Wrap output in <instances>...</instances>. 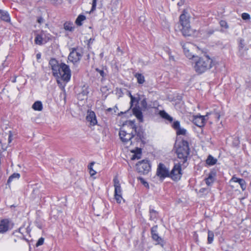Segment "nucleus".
Masks as SVG:
<instances>
[{"label":"nucleus","instance_id":"obj_41","mask_svg":"<svg viewBox=\"0 0 251 251\" xmlns=\"http://www.w3.org/2000/svg\"><path fill=\"white\" fill-rule=\"evenodd\" d=\"M97 0H93L92 6V8H91V9L90 11V13L93 12L94 10H96V5H97Z\"/></svg>","mask_w":251,"mask_h":251},{"label":"nucleus","instance_id":"obj_26","mask_svg":"<svg viewBox=\"0 0 251 251\" xmlns=\"http://www.w3.org/2000/svg\"><path fill=\"white\" fill-rule=\"evenodd\" d=\"M134 76L137 79V82L139 84H143V83H144V82L145 81V77H144V76L142 74L136 73L134 75Z\"/></svg>","mask_w":251,"mask_h":251},{"label":"nucleus","instance_id":"obj_39","mask_svg":"<svg viewBox=\"0 0 251 251\" xmlns=\"http://www.w3.org/2000/svg\"><path fill=\"white\" fill-rule=\"evenodd\" d=\"M157 233V226H154L151 228V237L153 236L154 234H156Z\"/></svg>","mask_w":251,"mask_h":251},{"label":"nucleus","instance_id":"obj_15","mask_svg":"<svg viewBox=\"0 0 251 251\" xmlns=\"http://www.w3.org/2000/svg\"><path fill=\"white\" fill-rule=\"evenodd\" d=\"M181 46L183 49V51L186 56L189 58H191L193 57V55L190 52L189 48L191 45L189 43H184L183 42L180 43Z\"/></svg>","mask_w":251,"mask_h":251},{"label":"nucleus","instance_id":"obj_23","mask_svg":"<svg viewBox=\"0 0 251 251\" xmlns=\"http://www.w3.org/2000/svg\"><path fill=\"white\" fill-rule=\"evenodd\" d=\"M217 159L215 158L211 155H209L206 160V163L209 166H213L216 164Z\"/></svg>","mask_w":251,"mask_h":251},{"label":"nucleus","instance_id":"obj_30","mask_svg":"<svg viewBox=\"0 0 251 251\" xmlns=\"http://www.w3.org/2000/svg\"><path fill=\"white\" fill-rule=\"evenodd\" d=\"M42 34H43V40L44 43H47L51 39V35L50 33H48L44 31H41Z\"/></svg>","mask_w":251,"mask_h":251},{"label":"nucleus","instance_id":"obj_25","mask_svg":"<svg viewBox=\"0 0 251 251\" xmlns=\"http://www.w3.org/2000/svg\"><path fill=\"white\" fill-rule=\"evenodd\" d=\"M34 41L35 44L39 45H41L43 43H45L43 40V34H42L41 32L40 33V34H38L36 35Z\"/></svg>","mask_w":251,"mask_h":251},{"label":"nucleus","instance_id":"obj_37","mask_svg":"<svg viewBox=\"0 0 251 251\" xmlns=\"http://www.w3.org/2000/svg\"><path fill=\"white\" fill-rule=\"evenodd\" d=\"M57 79V83L58 85V86H59V87L62 89H65V85H66V84H63L62 82H61V79L60 78H56Z\"/></svg>","mask_w":251,"mask_h":251},{"label":"nucleus","instance_id":"obj_58","mask_svg":"<svg viewBox=\"0 0 251 251\" xmlns=\"http://www.w3.org/2000/svg\"><path fill=\"white\" fill-rule=\"evenodd\" d=\"M117 50H118V51H120L121 50V49H120V47H118L117 48Z\"/></svg>","mask_w":251,"mask_h":251},{"label":"nucleus","instance_id":"obj_48","mask_svg":"<svg viewBox=\"0 0 251 251\" xmlns=\"http://www.w3.org/2000/svg\"><path fill=\"white\" fill-rule=\"evenodd\" d=\"M12 136L13 134L11 131H9V135H8V143H10L11 142L12 140Z\"/></svg>","mask_w":251,"mask_h":251},{"label":"nucleus","instance_id":"obj_13","mask_svg":"<svg viewBox=\"0 0 251 251\" xmlns=\"http://www.w3.org/2000/svg\"><path fill=\"white\" fill-rule=\"evenodd\" d=\"M207 115L201 116V115H196L194 117L193 122V123L198 127H201L204 126L205 124L206 119L205 117Z\"/></svg>","mask_w":251,"mask_h":251},{"label":"nucleus","instance_id":"obj_36","mask_svg":"<svg viewBox=\"0 0 251 251\" xmlns=\"http://www.w3.org/2000/svg\"><path fill=\"white\" fill-rule=\"evenodd\" d=\"M172 127L175 130H176L177 129L180 127V122L178 121H174L172 124Z\"/></svg>","mask_w":251,"mask_h":251},{"label":"nucleus","instance_id":"obj_19","mask_svg":"<svg viewBox=\"0 0 251 251\" xmlns=\"http://www.w3.org/2000/svg\"><path fill=\"white\" fill-rule=\"evenodd\" d=\"M0 19L6 22H10V17L8 12L1 9H0Z\"/></svg>","mask_w":251,"mask_h":251},{"label":"nucleus","instance_id":"obj_29","mask_svg":"<svg viewBox=\"0 0 251 251\" xmlns=\"http://www.w3.org/2000/svg\"><path fill=\"white\" fill-rule=\"evenodd\" d=\"M73 24L70 22H66L64 24V28L66 30H68L69 31H73L74 27L73 26Z\"/></svg>","mask_w":251,"mask_h":251},{"label":"nucleus","instance_id":"obj_43","mask_svg":"<svg viewBox=\"0 0 251 251\" xmlns=\"http://www.w3.org/2000/svg\"><path fill=\"white\" fill-rule=\"evenodd\" d=\"M242 18L244 20H249L250 19V15L247 13H244L242 14Z\"/></svg>","mask_w":251,"mask_h":251},{"label":"nucleus","instance_id":"obj_11","mask_svg":"<svg viewBox=\"0 0 251 251\" xmlns=\"http://www.w3.org/2000/svg\"><path fill=\"white\" fill-rule=\"evenodd\" d=\"M156 175L161 178L169 177L170 173L165 166L162 163H159L157 169Z\"/></svg>","mask_w":251,"mask_h":251},{"label":"nucleus","instance_id":"obj_3","mask_svg":"<svg viewBox=\"0 0 251 251\" xmlns=\"http://www.w3.org/2000/svg\"><path fill=\"white\" fill-rule=\"evenodd\" d=\"M175 148V153L177 158L179 159L178 163L185 165L187 164V162L190 153V149L188 141L182 139Z\"/></svg>","mask_w":251,"mask_h":251},{"label":"nucleus","instance_id":"obj_6","mask_svg":"<svg viewBox=\"0 0 251 251\" xmlns=\"http://www.w3.org/2000/svg\"><path fill=\"white\" fill-rule=\"evenodd\" d=\"M183 166L186 167L187 166L185 164H182L181 163H177L175 164L172 171L170 173L169 177L172 178L174 181H178L180 179L182 173L181 166Z\"/></svg>","mask_w":251,"mask_h":251},{"label":"nucleus","instance_id":"obj_50","mask_svg":"<svg viewBox=\"0 0 251 251\" xmlns=\"http://www.w3.org/2000/svg\"><path fill=\"white\" fill-rule=\"evenodd\" d=\"M44 19L42 17H39L37 19V21L39 23L41 24L43 22Z\"/></svg>","mask_w":251,"mask_h":251},{"label":"nucleus","instance_id":"obj_47","mask_svg":"<svg viewBox=\"0 0 251 251\" xmlns=\"http://www.w3.org/2000/svg\"><path fill=\"white\" fill-rule=\"evenodd\" d=\"M212 114H213L214 117L216 118L218 120L220 119V114L219 112L214 111Z\"/></svg>","mask_w":251,"mask_h":251},{"label":"nucleus","instance_id":"obj_49","mask_svg":"<svg viewBox=\"0 0 251 251\" xmlns=\"http://www.w3.org/2000/svg\"><path fill=\"white\" fill-rule=\"evenodd\" d=\"M130 99H131L130 103H131V106L132 105L133 103L135 100V98L133 96H132L131 94H130Z\"/></svg>","mask_w":251,"mask_h":251},{"label":"nucleus","instance_id":"obj_33","mask_svg":"<svg viewBox=\"0 0 251 251\" xmlns=\"http://www.w3.org/2000/svg\"><path fill=\"white\" fill-rule=\"evenodd\" d=\"M95 164L94 162H92L90 163V164L88 166V168L89 170L90 174L91 176L95 175L96 174V172L93 170V166Z\"/></svg>","mask_w":251,"mask_h":251},{"label":"nucleus","instance_id":"obj_40","mask_svg":"<svg viewBox=\"0 0 251 251\" xmlns=\"http://www.w3.org/2000/svg\"><path fill=\"white\" fill-rule=\"evenodd\" d=\"M44 238L43 237L40 238L36 244V247H39L44 244Z\"/></svg>","mask_w":251,"mask_h":251},{"label":"nucleus","instance_id":"obj_57","mask_svg":"<svg viewBox=\"0 0 251 251\" xmlns=\"http://www.w3.org/2000/svg\"><path fill=\"white\" fill-rule=\"evenodd\" d=\"M22 229V228L20 227L19 229V232H21V230Z\"/></svg>","mask_w":251,"mask_h":251},{"label":"nucleus","instance_id":"obj_16","mask_svg":"<svg viewBox=\"0 0 251 251\" xmlns=\"http://www.w3.org/2000/svg\"><path fill=\"white\" fill-rule=\"evenodd\" d=\"M234 182H238L242 189V191H245L247 187V184L245 180L242 178H239L233 176L230 180Z\"/></svg>","mask_w":251,"mask_h":251},{"label":"nucleus","instance_id":"obj_14","mask_svg":"<svg viewBox=\"0 0 251 251\" xmlns=\"http://www.w3.org/2000/svg\"><path fill=\"white\" fill-rule=\"evenodd\" d=\"M86 120L90 122L91 126H95L97 125V120L95 113L93 111H88L86 116Z\"/></svg>","mask_w":251,"mask_h":251},{"label":"nucleus","instance_id":"obj_45","mask_svg":"<svg viewBox=\"0 0 251 251\" xmlns=\"http://www.w3.org/2000/svg\"><path fill=\"white\" fill-rule=\"evenodd\" d=\"M141 104L142 106L144 108H147V100H146V99H144L141 101Z\"/></svg>","mask_w":251,"mask_h":251},{"label":"nucleus","instance_id":"obj_2","mask_svg":"<svg viewBox=\"0 0 251 251\" xmlns=\"http://www.w3.org/2000/svg\"><path fill=\"white\" fill-rule=\"evenodd\" d=\"M214 64L213 60L208 55L197 56L195 59L194 69L198 74L201 75L210 70Z\"/></svg>","mask_w":251,"mask_h":251},{"label":"nucleus","instance_id":"obj_9","mask_svg":"<svg viewBox=\"0 0 251 251\" xmlns=\"http://www.w3.org/2000/svg\"><path fill=\"white\" fill-rule=\"evenodd\" d=\"M119 136L121 141L124 143L126 144L130 141V144H132L131 139L134 137L133 132L130 133H127L126 131L123 129H121L119 131Z\"/></svg>","mask_w":251,"mask_h":251},{"label":"nucleus","instance_id":"obj_21","mask_svg":"<svg viewBox=\"0 0 251 251\" xmlns=\"http://www.w3.org/2000/svg\"><path fill=\"white\" fill-rule=\"evenodd\" d=\"M160 116L166 120L168 121L169 122L172 123L173 121V118L170 116L165 111H160L159 112Z\"/></svg>","mask_w":251,"mask_h":251},{"label":"nucleus","instance_id":"obj_38","mask_svg":"<svg viewBox=\"0 0 251 251\" xmlns=\"http://www.w3.org/2000/svg\"><path fill=\"white\" fill-rule=\"evenodd\" d=\"M50 1L52 4L55 6L60 5L63 2V0H50Z\"/></svg>","mask_w":251,"mask_h":251},{"label":"nucleus","instance_id":"obj_54","mask_svg":"<svg viewBox=\"0 0 251 251\" xmlns=\"http://www.w3.org/2000/svg\"><path fill=\"white\" fill-rule=\"evenodd\" d=\"M214 32V30H210L208 31V33L209 34V35H211V34H212Z\"/></svg>","mask_w":251,"mask_h":251},{"label":"nucleus","instance_id":"obj_4","mask_svg":"<svg viewBox=\"0 0 251 251\" xmlns=\"http://www.w3.org/2000/svg\"><path fill=\"white\" fill-rule=\"evenodd\" d=\"M186 10H183L179 16V23L182 26L181 32L184 36H190L192 35V29L190 27L189 17L187 15Z\"/></svg>","mask_w":251,"mask_h":251},{"label":"nucleus","instance_id":"obj_7","mask_svg":"<svg viewBox=\"0 0 251 251\" xmlns=\"http://www.w3.org/2000/svg\"><path fill=\"white\" fill-rule=\"evenodd\" d=\"M113 183L114 187V197L116 201L120 203L123 199L122 198V189L121 186V184L117 176H115L113 178Z\"/></svg>","mask_w":251,"mask_h":251},{"label":"nucleus","instance_id":"obj_56","mask_svg":"<svg viewBox=\"0 0 251 251\" xmlns=\"http://www.w3.org/2000/svg\"><path fill=\"white\" fill-rule=\"evenodd\" d=\"M204 190H205L204 188H201V189H200V191L201 192H203Z\"/></svg>","mask_w":251,"mask_h":251},{"label":"nucleus","instance_id":"obj_35","mask_svg":"<svg viewBox=\"0 0 251 251\" xmlns=\"http://www.w3.org/2000/svg\"><path fill=\"white\" fill-rule=\"evenodd\" d=\"M238 41L239 50H241L245 47V41L242 38H239L238 39Z\"/></svg>","mask_w":251,"mask_h":251},{"label":"nucleus","instance_id":"obj_51","mask_svg":"<svg viewBox=\"0 0 251 251\" xmlns=\"http://www.w3.org/2000/svg\"><path fill=\"white\" fill-rule=\"evenodd\" d=\"M36 226L37 227H38L40 229H42V226L40 224L38 223L37 221H36Z\"/></svg>","mask_w":251,"mask_h":251},{"label":"nucleus","instance_id":"obj_24","mask_svg":"<svg viewBox=\"0 0 251 251\" xmlns=\"http://www.w3.org/2000/svg\"><path fill=\"white\" fill-rule=\"evenodd\" d=\"M32 108L36 111H40L43 109V105L40 101H35L32 105Z\"/></svg>","mask_w":251,"mask_h":251},{"label":"nucleus","instance_id":"obj_53","mask_svg":"<svg viewBox=\"0 0 251 251\" xmlns=\"http://www.w3.org/2000/svg\"><path fill=\"white\" fill-rule=\"evenodd\" d=\"M94 41V39L93 38H90L88 41V44L89 45L90 44H92L93 41Z\"/></svg>","mask_w":251,"mask_h":251},{"label":"nucleus","instance_id":"obj_52","mask_svg":"<svg viewBox=\"0 0 251 251\" xmlns=\"http://www.w3.org/2000/svg\"><path fill=\"white\" fill-rule=\"evenodd\" d=\"M36 58H37V60H39L40 59H41V53H38L36 54Z\"/></svg>","mask_w":251,"mask_h":251},{"label":"nucleus","instance_id":"obj_10","mask_svg":"<svg viewBox=\"0 0 251 251\" xmlns=\"http://www.w3.org/2000/svg\"><path fill=\"white\" fill-rule=\"evenodd\" d=\"M82 57L81 52L75 48H72L68 59L73 63H76L79 61Z\"/></svg>","mask_w":251,"mask_h":251},{"label":"nucleus","instance_id":"obj_22","mask_svg":"<svg viewBox=\"0 0 251 251\" xmlns=\"http://www.w3.org/2000/svg\"><path fill=\"white\" fill-rule=\"evenodd\" d=\"M151 237L153 240L157 242L156 244L160 245L161 247L164 246L165 243L164 241L158 234H154Z\"/></svg>","mask_w":251,"mask_h":251},{"label":"nucleus","instance_id":"obj_20","mask_svg":"<svg viewBox=\"0 0 251 251\" xmlns=\"http://www.w3.org/2000/svg\"><path fill=\"white\" fill-rule=\"evenodd\" d=\"M149 212H150V220H151V221H155V220H157L158 215V213L156 210L151 208V206H150Z\"/></svg>","mask_w":251,"mask_h":251},{"label":"nucleus","instance_id":"obj_1","mask_svg":"<svg viewBox=\"0 0 251 251\" xmlns=\"http://www.w3.org/2000/svg\"><path fill=\"white\" fill-rule=\"evenodd\" d=\"M52 75L56 78H60L66 83L71 79V71L69 66L64 63H59L54 58H51L49 63Z\"/></svg>","mask_w":251,"mask_h":251},{"label":"nucleus","instance_id":"obj_34","mask_svg":"<svg viewBox=\"0 0 251 251\" xmlns=\"http://www.w3.org/2000/svg\"><path fill=\"white\" fill-rule=\"evenodd\" d=\"M176 131V134L177 135H185L186 134L187 131L184 128H181L180 127L178 129H177Z\"/></svg>","mask_w":251,"mask_h":251},{"label":"nucleus","instance_id":"obj_42","mask_svg":"<svg viewBox=\"0 0 251 251\" xmlns=\"http://www.w3.org/2000/svg\"><path fill=\"white\" fill-rule=\"evenodd\" d=\"M139 180H140V182L145 186V187H149V184L148 182L143 178L141 177H139L138 178Z\"/></svg>","mask_w":251,"mask_h":251},{"label":"nucleus","instance_id":"obj_31","mask_svg":"<svg viewBox=\"0 0 251 251\" xmlns=\"http://www.w3.org/2000/svg\"><path fill=\"white\" fill-rule=\"evenodd\" d=\"M20 177V175L19 173H14L12 175H11L8 180H7V183H10L14 178L16 179H19Z\"/></svg>","mask_w":251,"mask_h":251},{"label":"nucleus","instance_id":"obj_46","mask_svg":"<svg viewBox=\"0 0 251 251\" xmlns=\"http://www.w3.org/2000/svg\"><path fill=\"white\" fill-rule=\"evenodd\" d=\"M220 25H221V26L224 27L226 28H227L228 27L227 23L224 21H221L220 22Z\"/></svg>","mask_w":251,"mask_h":251},{"label":"nucleus","instance_id":"obj_17","mask_svg":"<svg viewBox=\"0 0 251 251\" xmlns=\"http://www.w3.org/2000/svg\"><path fill=\"white\" fill-rule=\"evenodd\" d=\"M216 173L213 172H210L207 178L204 180L206 185L208 186H211L215 180Z\"/></svg>","mask_w":251,"mask_h":251},{"label":"nucleus","instance_id":"obj_32","mask_svg":"<svg viewBox=\"0 0 251 251\" xmlns=\"http://www.w3.org/2000/svg\"><path fill=\"white\" fill-rule=\"evenodd\" d=\"M214 233L213 231L208 230V237H207V243L211 244L214 239Z\"/></svg>","mask_w":251,"mask_h":251},{"label":"nucleus","instance_id":"obj_27","mask_svg":"<svg viewBox=\"0 0 251 251\" xmlns=\"http://www.w3.org/2000/svg\"><path fill=\"white\" fill-rule=\"evenodd\" d=\"M134 152V154H133L131 157L132 160H134L135 159H140L141 157L142 154V150L140 148H137Z\"/></svg>","mask_w":251,"mask_h":251},{"label":"nucleus","instance_id":"obj_18","mask_svg":"<svg viewBox=\"0 0 251 251\" xmlns=\"http://www.w3.org/2000/svg\"><path fill=\"white\" fill-rule=\"evenodd\" d=\"M132 112L140 122H143V116L142 112L139 107H135L133 108Z\"/></svg>","mask_w":251,"mask_h":251},{"label":"nucleus","instance_id":"obj_55","mask_svg":"<svg viewBox=\"0 0 251 251\" xmlns=\"http://www.w3.org/2000/svg\"><path fill=\"white\" fill-rule=\"evenodd\" d=\"M112 108H109L107 109V111H108V112H111L112 111Z\"/></svg>","mask_w":251,"mask_h":251},{"label":"nucleus","instance_id":"obj_5","mask_svg":"<svg viewBox=\"0 0 251 251\" xmlns=\"http://www.w3.org/2000/svg\"><path fill=\"white\" fill-rule=\"evenodd\" d=\"M127 125L134 131V136H136L135 139L137 142L141 141L144 144L145 143V131L141 127H138L135 124V121H128Z\"/></svg>","mask_w":251,"mask_h":251},{"label":"nucleus","instance_id":"obj_44","mask_svg":"<svg viewBox=\"0 0 251 251\" xmlns=\"http://www.w3.org/2000/svg\"><path fill=\"white\" fill-rule=\"evenodd\" d=\"M96 71L98 73H99L100 74V76H101L102 77H104L105 76V74L103 70H101L99 68H96Z\"/></svg>","mask_w":251,"mask_h":251},{"label":"nucleus","instance_id":"obj_8","mask_svg":"<svg viewBox=\"0 0 251 251\" xmlns=\"http://www.w3.org/2000/svg\"><path fill=\"white\" fill-rule=\"evenodd\" d=\"M151 170V165L148 160H143L136 164V170L142 175L147 174Z\"/></svg>","mask_w":251,"mask_h":251},{"label":"nucleus","instance_id":"obj_12","mask_svg":"<svg viewBox=\"0 0 251 251\" xmlns=\"http://www.w3.org/2000/svg\"><path fill=\"white\" fill-rule=\"evenodd\" d=\"M11 222L8 219L1 220L0 221V233H4L11 229Z\"/></svg>","mask_w":251,"mask_h":251},{"label":"nucleus","instance_id":"obj_28","mask_svg":"<svg viewBox=\"0 0 251 251\" xmlns=\"http://www.w3.org/2000/svg\"><path fill=\"white\" fill-rule=\"evenodd\" d=\"M86 19V17L83 15H79L75 20V24L78 26H80L82 25V22Z\"/></svg>","mask_w":251,"mask_h":251}]
</instances>
